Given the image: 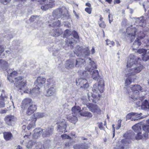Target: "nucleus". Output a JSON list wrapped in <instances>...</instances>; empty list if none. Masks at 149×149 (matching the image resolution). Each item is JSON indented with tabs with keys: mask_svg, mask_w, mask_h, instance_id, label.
<instances>
[{
	"mask_svg": "<svg viewBox=\"0 0 149 149\" xmlns=\"http://www.w3.org/2000/svg\"><path fill=\"white\" fill-rule=\"evenodd\" d=\"M65 10V7L62 6L53 11L52 16L51 17L50 20L47 23L49 27L55 28L61 26V21L59 19L61 18V20H64L65 16L64 15Z\"/></svg>",
	"mask_w": 149,
	"mask_h": 149,
	"instance_id": "nucleus-1",
	"label": "nucleus"
},
{
	"mask_svg": "<svg viewBox=\"0 0 149 149\" xmlns=\"http://www.w3.org/2000/svg\"><path fill=\"white\" fill-rule=\"evenodd\" d=\"M23 77H18L14 78L13 79H11V81L13 83L15 82V86L17 87V90L21 92H26V81L23 80Z\"/></svg>",
	"mask_w": 149,
	"mask_h": 149,
	"instance_id": "nucleus-2",
	"label": "nucleus"
},
{
	"mask_svg": "<svg viewBox=\"0 0 149 149\" xmlns=\"http://www.w3.org/2000/svg\"><path fill=\"white\" fill-rule=\"evenodd\" d=\"M87 61L89 63L90 66L86 68L87 70L92 75V77L95 80H97L99 77L98 71L97 70H95L93 69L96 68V65L93 61L91 60L90 58L87 59Z\"/></svg>",
	"mask_w": 149,
	"mask_h": 149,
	"instance_id": "nucleus-3",
	"label": "nucleus"
},
{
	"mask_svg": "<svg viewBox=\"0 0 149 149\" xmlns=\"http://www.w3.org/2000/svg\"><path fill=\"white\" fill-rule=\"evenodd\" d=\"M53 128L51 127H48L47 129L41 130L40 128H36L34 130V133L33 134V137L36 139L42 133H43L42 136L43 137H49L52 134Z\"/></svg>",
	"mask_w": 149,
	"mask_h": 149,
	"instance_id": "nucleus-4",
	"label": "nucleus"
},
{
	"mask_svg": "<svg viewBox=\"0 0 149 149\" xmlns=\"http://www.w3.org/2000/svg\"><path fill=\"white\" fill-rule=\"evenodd\" d=\"M45 114L44 113L38 112L34 113V118L31 119V122L27 127V129L29 130L32 128H34L36 126L35 123L37 118H42L44 117Z\"/></svg>",
	"mask_w": 149,
	"mask_h": 149,
	"instance_id": "nucleus-5",
	"label": "nucleus"
},
{
	"mask_svg": "<svg viewBox=\"0 0 149 149\" xmlns=\"http://www.w3.org/2000/svg\"><path fill=\"white\" fill-rule=\"evenodd\" d=\"M141 59L137 58L136 56L132 54H131L128 58L127 66L130 68L133 65L134 66L137 64H139Z\"/></svg>",
	"mask_w": 149,
	"mask_h": 149,
	"instance_id": "nucleus-6",
	"label": "nucleus"
},
{
	"mask_svg": "<svg viewBox=\"0 0 149 149\" xmlns=\"http://www.w3.org/2000/svg\"><path fill=\"white\" fill-rule=\"evenodd\" d=\"M130 88L133 94V95H131V98L135 101L137 100L139 91L141 90L142 87L139 85L136 84L131 85Z\"/></svg>",
	"mask_w": 149,
	"mask_h": 149,
	"instance_id": "nucleus-7",
	"label": "nucleus"
},
{
	"mask_svg": "<svg viewBox=\"0 0 149 149\" xmlns=\"http://www.w3.org/2000/svg\"><path fill=\"white\" fill-rule=\"evenodd\" d=\"M134 68H132L131 69H129L128 73L127 75L129 76H131L132 75H134L140 72L143 69V65H141L140 63L135 65Z\"/></svg>",
	"mask_w": 149,
	"mask_h": 149,
	"instance_id": "nucleus-8",
	"label": "nucleus"
},
{
	"mask_svg": "<svg viewBox=\"0 0 149 149\" xmlns=\"http://www.w3.org/2000/svg\"><path fill=\"white\" fill-rule=\"evenodd\" d=\"M104 88V83L103 80L101 79L98 84H95L93 86L92 90L93 92L99 94V93L103 92Z\"/></svg>",
	"mask_w": 149,
	"mask_h": 149,
	"instance_id": "nucleus-9",
	"label": "nucleus"
},
{
	"mask_svg": "<svg viewBox=\"0 0 149 149\" xmlns=\"http://www.w3.org/2000/svg\"><path fill=\"white\" fill-rule=\"evenodd\" d=\"M142 113H141L132 112L128 114L127 116L128 118H131V120L136 121L144 118L145 117L141 116Z\"/></svg>",
	"mask_w": 149,
	"mask_h": 149,
	"instance_id": "nucleus-10",
	"label": "nucleus"
},
{
	"mask_svg": "<svg viewBox=\"0 0 149 149\" xmlns=\"http://www.w3.org/2000/svg\"><path fill=\"white\" fill-rule=\"evenodd\" d=\"M76 83L77 86H80L81 88L86 89L89 87V84L85 79H77L76 80Z\"/></svg>",
	"mask_w": 149,
	"mask_h": 149,
	"instance_id": "nucleus-11",
	"label": "nucleus"
},
{
	"mask_svg": "<svg viewBox=\"0 0 149 149\" xmlns=\"http://www.w3.org/2000/svg\"><path fill=\"white\" fill-rule=\"evenodd\" d=\"M76 49H77V50H75L74 51V52L75 54H76L78 56L82 54L81 52L82 51L84 54L86 56H88L90 54V51L88 47L83 49L81 47L77 46Z\"/></svg>",
	"mask_w": 149,
	"mask_h": 149,
	"instance_id": "nucleus-12",
	"label": "nucleus"
},
{
	"mask_svg": "<svg viewBox=\"0 0 149 149\" xmlns=\"http://www.w3.org/2000/svg\"><path fill=\"white\" fill-rule=\"evenodd\" d=\"M136 31V29L135 28L128 27L126 29V32L128 35V37L130 38L131 42L133 41L135 38V33Z\"/></svg>",
	"mask_w": 149,
	"mask_h": 149,
	"instance_id": "nucleus-13",
	"label": "nucleus"
},
{
	"mask_svg": "<svg viewBox=\"0 0 149 149\" xmlns=\"http://www.w3.org/2000/svg\"><path fill=\"white\" fill-rule=\"evenodd\" d=\"M4 120L6 123L8 125L13 126L15 123L16 118L14 116L9 115L5 117Z\"/></svg>",
	"mask_w": 149,
	"mask_h": 149,
	"instance_id": "nucleus-14",
	"label": "nucleus"
},
{
	"mask_svg": "<svg viewBox=\"0 0 149 149\" xmlns=\"http://www.w3.org/2000/svg\"><path fill=\"white\" fill-rule=\"evenodd\" d=\"M87 107L91 112L96 113H100L101 110L96 105L93 104H87Z\"/></svg>",
	"mask_w": 149,
	"mask_h": 149,
	"instance_id": "nucleus-15",
	"label": "nucleus"
},
{
	"mask_svg": "<svg viewBox=\"0 0 149 149\" xmlns=\"http://www.w3.org/2000/svg\"><path fill=\"white\" fill-rule=\"evenodd\" d=\"M7 99V95L6 94L5 91L3 90L0 96V108L5 107V101Z\"/></svg>",
	"mask_w": 149,
	"mask_h": 149,
	"instance_id": "nucleus-16",
	"label": "nucleus"
},
{
	"mask_svg": "<svg viewBox=\"0 0 149 149\" xmlns=\"http://www.w3.org/2000/svg\"><path fill=\"white\" fill-rule=\"evenodd\" d=\"M32 100L29 98H26L24 99L22 101L21 107L22 109H26L31 105H34L32 104Z\"/></svg>",
	"mask_w": 149,
	"mask_h": 149,
	"instance_id": "nucleus-17",
	"label": "nucleus"
},
{
	"mask_svg": "<svg viewBox=\"0 0 149 149\" xmlns=\"http://www.w3.org/2000/svg\"><path fill=\"white\" fill-rule=\"evenodd\" d=\"M7 72L8 74L7 76L8 79L10 82L12 83L11 79H13L14 78H15V76L17 75L18 73L17 71H13L12 69L7 70Z\"/></svg>",
	"mask_w": 149,
	"mask_h": 149,
	"instance_id": "nucleus-18",
	"label": "nucleus"
},
{
	"mask_svg": "<svg viewBox=\"0 0 149 149\" xmlns=\"http://www.w3.org/2000/svg\"><path fill=\"white\" fill-rule=\"evenodd\" d=\"M45 82L46 79L45 78L41 76H39L37 78L35 83L36 85L41 87L44 86Z\"/></svg>",
	"mask_w": 149,
	"mask_h": 149,
	"instance_id": "nucleus-19",
	"label": "nucleus"
},
{
	"mask_svg": "<svg viewBox=\"0 0 149 149\" xmlns=\"http://www.w3.org/2000/svg\"><path fill=\"white\" fill-rule=\"evenodd\" d=\"M88 95L89 100L95 103H96L100 99V94H97V95L92 94L91 96H90L88 94Z\"/></svg>",
	"mask_w": 149,
	"mask_h": 149,
	"instance_id": "nucleus-20",
	"label": "nucleus"
},
{
	"mask_svg": "<svg viewBox=\"0 0 149 149\" xmlns=\"http://www.w3.org/2000/svg\"><path fill=\"white\" fill-rule=\"evenodd\" d=\"M63 33V31L61 29L58 28L55 29H54L51 31L50 34L51 35L54 37H58Z\"/></svg>",
	"mask_w": 149,
	"mask_h": 149,
	"instance_id": "nucleus-21",
	"label": "nucleus"
},
{
	"mask_svg": "<svg viewBox=\"0 0 149 149\" xmlns=\"http://www.w3.org/2000/svg\"><path fill=\"white\" fill-rule=\"evenodd\" d=\"M124 137L128 140L133 139L135 137V134L131 130H130L125 133L123 136Z\"/></svg>",
	"mask_w": 149,
	"mask_h": 149,
	"instance_id": "nucleus-22",
	"label": "nucleus"
},
{
	"mask_svg": "<svg viewBox=\"0 0 149 149\" xmlns=\"http://www.w3.org/2000/svg\"><path fill=\"white\" fill-rule=\"evenodd\" d=\"M48 50L49 52H52L53 56H56L58 54L59 49L56 46H53L49 47Z\"/></svg>",
	"mask_w": 149,
	"mask_h": 149,
	"instance_id": "nucleus-23",
	"label": "nucleus"
},
{
	"mask_svg": "<svg viewBox=\"0 0 149 149\" xmlns=\"http://www.w3.org/2000/svg\"><path fill=\"white\" fill-rule=\"evenodd\" d=\"M27 108L26 113L29 115H31L37 109L36 106L35 105H30Z\"/></svg>",
	"mask_w": 149,
	"mask_h": 149,
	"instance_id": "nucleus-24",
	"label": "nucleus"
},
{
	"mask_svg": "<svg viewBox=\"0 0 149 149\" xmlns=\"http://www.w3.org/2000/svg\"><path fill=\"white\" fill-rule=\"evenodd\" d=\"M75 42L74 40L71 38H70L68 39L67 40L66 45H67L69 49H72L73 48Z\"/></svg>",
	"mask_w": 149,
	"mask_h": 149,
	"instance_id": "nucleus-25",
	"label": "nucleus"
},
{
	"mask_svg": "<svg viewBox=\"0 0 149 149\" xmlns=\"http://www.w3.org/2000/svg\"><path fill=\"white\" fill-rule=\"evenodd\" d=\"M71 34L72 35V36L74 37L76 39H78L79 38V36H78L77 33L75 31H72L68 29L66 30V36H70Z\"/></svg>",
	"mask_w": 149,
	"mask_h": 149,
	"instance_id": "nucleus-26",
	"label": "nucleus"
},
{
	"mask_svg": "<svg viewBox=\"0 0 149 149\" xmlns=\"http://www.w3.org/2000/svg\"><path fill=\"white\" fill-rule=\"evenodd\" d=\"M75 116L70 114L67 116V118L70 122L75 124L77 120V118Z\"/></svg>",
	"mask_w": 149,
	"mask_h": 149,
	"instance_id": "nucleus-27",
	"label": "nucleus"
},
{
	"mask_svg": "<svg viewBox=\"0 0 149 149\" xmlns=\"http://www.w3.org/2000/svg\"><path fill=\"white\" fill-rule=\"evenodd\" d=\"M55 92L56 89L54 87H50L47 90L46 95L47 97L53 95L55 94Z\"/></svg>",
	"mask_w": 149,
	"mask_h": 149,
	"instance_id": "nucleus-28",
	"label": "nucleus"
},
{
	"mask_svg": "<svg viewBox=\"0 0 149 149\" xmlns=\"http://www.w3.org/2000/svg\"><path fill=\"white\" fill-rule=\"evenodd\" d=\"M141 43L140 40L138 38H136L134 41L132 46L133 49L136 50L139 48L141 45Z\"/></svg>",
	"mask_w": 149,
	"mask_h": 149,
	"instance_id": "nucleus-29",
	"label": "nucleus"
},
{
	"mask_svg": "<svg viewBox=\"0 0 149 149\" xmlns=\"http://www.w3.org/2000/svg\"><path fill=\"white\" fill-rule=\"evenodd\" d=\"M136 22L138 25L140 26L143 27L145 25V22L143 17H141L137 18L136 20Z\"/></svg>",
	"mask_w": 149,
	"mask_h": 149,
	"instance_id": "nucleus-30",
	"label": "nucleus"
},
{
	"mask_svg": "<svg viewBox=\"0 0 149 149\" xmlns=\"http://www.w3.org/2000/svg\"><path fill=\"white\" fill-rule=\"evenodd\" d=\"M3 137L6 141L10 140L13 137V136L10 132H6L3 133Z\"/></svg>",
	"mask_w": 149,
	"mask_h": 149,
	"instance_id": "nucleus-31",
	"label": "nucleus"
},
{
	"mask_svg": "<svg viewBox=\"0 0 149 149\" xmlns=\"http://www.w3.org/2000/svg\"><path fill=\"white\" fill-rule=\"evenodd\" d=\"M66 18L68 21L67 22L66 21V26H67V27L70 28L71 26L72 20L70 17V15L68 11H67V13H66Z\"/></svg>",
	"mask_w": 149,
	"mask_h": 149,
	"instance_id": "nucleus-32",
	"label": "nucleus"
},
{
	"mask_svg": "<svg viewBox=\"0 0 149 149\" xmlns=\"http://www.w3.org/2000/svg\"><path fill=\"white\" fill-rule=\"evenodd\" d=\"M75 61L74 60H70L67 61L66 63V68L68 69L73 68L74 65Z\"/></svg>",
	"mask_w": 149,
	"mask_h": 149,
	"instance_id": "nucleus-33",
	"label": "nucleus"
},
{
	"mask_svg": "<svg viewBox=\"0 0 149 149\" xmlns=\"http://www.w3.org/2000/svg\"><path fill=\"white\" fill-rule=\"evenodd\" d=\"M80 107L79 106L73 107L72 109V114H74V115H76L78 113H80V112L81 111L80 110Z\"/></svg>",
	"mask_w": 149,
	"mask_h": 149,
	"instance_id": "nucleus-34",
	"label": "nucleus"
},
{
	"mask_svg": "<svg viewBox=\"0 0 149 149\" xmlns=\"http://www.w3.org/2000/svg\"><path fill=\"white\" fill-rule=\"evenodd\" d=\"M40 87L36 85V86L33 88L31 90L30 93L32 94H39L40 93Z\"/></svg>",
	"mask_w": 149,
	"mask_h": 149,
	"instance_id": "nucleus-35",
	"label": "nucleus"
},
{
	"mask_svg": "<svg viewBox=\"0 0 149 149\" xmlns=\"http://www.w3.org/2000/svg\"><path fill=\"white\" fill-rule=\"evenodd\" d=\"M141 108L142 109L144 110H147L149 108V104L146 100H145L141 103Z\"/></svg>",
	"mask_w": 149,
	"mask_h": 149,
	"instance_id": "nucleus-36",
	"label": "nucleus"
},
{
	"mask_svg": "<svg viewBox=\"0 0 149 149\" xmlns=\"http://www.w3.org/2000/svg\"><path fill=\"white\" fill-rule=\"evenodd\" d=\"M80 114L82 116L91 118L92 115L91 113L88 111H82L80 112Z\"/></svg>",
	"mask_w": 149,
	"mask_h": 149,
	"instance_id": "nucleus-37",
	"label": "nucleus"
},
{
	"mask_svg": "<svg viewBox=\"0 0 149 149\" xmlns=\"http://www.w3.org/2000/svg\"><path fill=\"white\" fill-rule=\"evenodd\" d=\"M75 149H86L87 146L85 144L77 145L74 146Z\"/></svg>",
	"mask_w": 149,
	"mask_h": 149,
	"instance_id": "nucleus-38",
	"label": "nucleus"
},
{
	"mask_svg": "<svg viewBox=\"0 0 149 149\" xmlns=\"http://www.w3.org/2000/svg\"><path fill=\"white\" fill-rule=\"evenodd\" d=\"M132 129L136 133L140 132V131L141 130V127L139 126V123L134 125L132 127Z\"/></svg>",
	"mask_w": 149,
	"mask_h": 149,
	"instance_id": "nucleus-39",
	"label": "nucleus"
},
{
	"mask_svg": "<svg viewBox=\"0 0 149 149\" xmlns=\"http://www.w3.org/2000/svg\"><path fill=\"white\" fill-rule=\"evenodd\" d=\"M49 146H46V144H45L43 146L42 144L41 143H38L37 146L36 147V149H43L45 148V149H48L49 148Z\"/></svg>",
	"mask_w": 149,
	"mask_h": 149,
	"instance_id": "nucleus-40",
	"label": "nucleus"
},
{
	"mask_svg": "<svg viewBox=\"0 0 149 149\" xmlns=\"http://www.w3.org/2000/svg\"><path fill=\"white\" fill-rule=\"evenodd\" d=\"M127 76L128 77L126 79L125 83V86L130 84L132 82L134 81V79H132V77L129 76L128 75Z\"/></svg>",
	"mask_w": 149,
	"mask_h": 149,
	"instance_id": "nucleus-41",
	"label": "nucleus"
},
{
	"mask_svg": "<svg viewBox=\"0 0 149 149\" xmlns=\"http://www.w3.org/2000/svg\"><path fill=\"white\" fill-rule=\"evenodd\" d=\"M54 83V81L53 78H49L47 80L46 85L49 87V86H52Z\"/></svg>",
	"mask_w": 149,
	"mask_h": 149,
	"instance_id": "nucleus-42",
	"label": "nucleus"
},
{
	"mask_svg": "<svg viewBox=\"0 0 149 149\" xmlns=\"http://www.w3.org/2000/svg\"><path fill=\"white\" fill-rule=\"evenodd\" d=\"M49 8H52V5L49 4L47 3H45L44 5L42 6L41 7V9L42 10L45 11L48 9Z\"/></svg>",
	"mask_w": 149,
	"mask_h": 149,
	"instance_id": "nucleus-43",
	"label": "nucleus"
},
{
	"mask_svg": "<svg viewBox=\"0 0 149 149\" xmlns=\"http://www.w3.org/2000/svg\"><path fill=\"white\" fill-rule=\"evenodd\" d=\"M84 61L83 59L81 58H78L76 60V66L79 67L83 63Z\"/></svg>",
	"mask_w": 149,
	"mask_h": 149,
	"instance_id": "nucleus-44",
	"label": "nucleus"
},
{
	"mask_svg": "<svg viewBox=\"0 0 149 149\" xmlns=\"http://www.w3.org/2000/svg\"><path fill=\"white\" fill-rule=\"evenodd\" d=\"M35 144V143L32 141H29L26 144V146L28 148H31L32 146Z\"/></svg>",
	"mask_w": 149,
	"mask_h": 149,
	"instance_id": "nucleus-45",
	"label": "nucleus"
},
{
	"mask_svg": "<svg viewBox=\"0 0 149 149\" xmlns=\"http://www.w3.org/2000/svg\"><path fill=\"white\" fill-rule=\"evenodd\" d=\"M57 131L58 132H63L64 131V133L65 132V127L62 126V125H59L58 127Z\"/></svg>",
	"mask_w": 149,
	"mask_h": 149,
	"instance_id": "nucleus-46",
	"label": "nucleus"
},
{
	"mask_svg": "<svg viewBox=\"0 0 149 149\" xmlns=\"http://www.w3.org/2000/svg\"><path fill=\"white\" fill-rule=\"evenodd\" d=\"M147 52V50L143 48L140 49L138 50L137 52L141 54H142V55H146Z\"/></svg>",
	"mask_w": 149,
	"mask_h": 149,
	"instance_id": "nucleus-47",
	"label": "nucleus"
},
{
	"mask_svg": "<svg viewBox=\"0 0 149 149\" xmlns=\"http://www.w3.org/2000/svg\"><path fill=\"white\" fill-rule=\"evenodd\" d=\"M143 129L146 132L149 133V125H146L143 126Z\"/></svg>",
	"mask_w": 149,
	"mask_h": 149,
	"instance_id": "nucleus-48",
	"label": "nucleus"
},
{
	"mask_svg": "<svg viewBox=\"0 0 149 149\" xmlns=\"http://www.w3.org/2000/svg\"><path fill=\"white\" fill-rule=\"evenodd\" d=\"M107 44V45H109L110 47L111 46H113L114 44V42L113 41H111L107 39L106 40Z\"/></svg>",
	"mask_w": 149,
	"mask_h": 149,
	"instance_id": "nucleus-49",
	"label": "nucleus"
},
{
	"mask_svg": "<svg viewBox=\"0 0 149 149\" xmlns=\"http://www.w3.org/2000/svg\"><path fill=\"white\" fill-rule=\"evenodd\" d=\"M141 132H138L136 136H135L136 139L137 140H139L142 138L143 136L141 135Z\"/></svg>",
	"mask_w": 149,
	"mask_h": 149,
	"instance_id": "nucleus-50",
	"label": "nucleus"
},
{
	"mask_svg": "<svg viewBox=\"0 0 149 149\" xmlns=\"http://www.w3.org/2000/svg\"><path fill=\"white\" fill-rule=\"evenodd\" d=\"M38 18V17L36 16H32L30 18L29 20L31 22H33L36 20Z\"/></svg>",
	"mask_w": 149,
	"mask_h": 149,
	"instance_id": "nucleus-51",
	"label": "nucleus"
},
{
	"mask_svg": "<svg viewBox=\"0 0 149 149\" xmlns=\"http://www.w3.org/2000/svg\"><path fill=\"white\" fill-rule=\"evenodd\" d=\"M122 143L126 144L129 143V140L124 138V139H122L120 142Z\"/></svg>",
	"mask_w": 149,
	"mask_h": 149,
	"instance_id": "nucleus-52",
	"label": "nucleus"
},
{
	"mask_svg": "<svg viewBox=\"0 0 149 149\" xmlns=\"http://www.w3.org/2000/svg\"><path fill=\"white\" fill-rule=\"evenodd\" d=\"M11 0H0V2L4 5H6L9 3Z\"/></svg>",
	"mask_w": 149,
	"mask_h": 149,
	"instance_id": "nucleus-53",
	"label": "nucleus"
},
{
	"mask_svg": "<svg viewBox=\"0 0 149 149\" xmlns=\"http://www.w3.org/2000/svg\"><path fill=\"white\" fill-rule=\"evenodd\" d=\"M122 120H119L118 121L117 127L116 128V130H118L121 127Z\"/></svg>",
	"mask_w": 149,
	"mask_h": 149,
	"instance_id": "nucleus-54",
	"label": "nucleus"
},
{
	"mask_svg": "<svg viewBox=\"0 0 149 149\" xmlns=\"http://www.w3.org/2000/svg\"><path fill=\"white\" fill-rule=\"evenodd\" d=\"M4 45L0 46V56L1 55V54L4 50Z\"/></svg>",
	"mask_w": 149,
	"mask_h": 149,
	"instance_id": "nucleus-55",
	"label": "nucleus"
},
{
	"mask_svg": "<svg viewBox=\"0 0 149 149\" xmlns=\"http://www.w3.org/2000/svg\"><path fill=\"white\" fill-rule=\"evenodd\" d=\"M85 11L89 14H91V8L88 7H86L85 9Z\"/></svg>",
	"mask_w": 149,
	"mask_h": 149,
	"instance_id": "nucleus-56",
	"label": "nucleus"
},
{
	"mask_svg": "<svg viewBox=\"0 0 149 149\" xmlns=\"http://www.w3.org/2000/svg\"><path fill=\"white\" fill-rule=\"evenodd\" d=\"M1 63L4 65L5 66H7L8 65V64L6 61L3 60H0V63Z\"/></svg>",
	"mask_w": 149,
	"mask_h": 149,
	"instance_id": "nucleus-57",
	"label": "nucleus"
},
{
	"mask_svg": "<svg viewBox=\"0 0 149 149\" xmlns=\"http://www.w3.org/2000/svg\"><path fill=\"white\" fill-rule=\"evenodd\" d=\"M38 2H39L41 4H45V3H47V0H39Z\"/></svg>",
	"mask_w": 149,
	"mask_h": 149,
	"instance_id": "nucleus-58",
	"label": "nucleus"
},
{
	"mask_svg": "<svg viewBox=\"0 0 149 149\" xmlns=\"http://www.w3.org/2000/svg\"><path fill=\"white\" fill-rule=\"evenodd\" d=\"M99 25L100 27L102 28H104L106 26V25L104 22H102L101 23H99Z\"/></svg>",
	"mask_w": 149,
	"mask_h": 149,
	"instance_id": "nucleus-59",
	"label": "nucleus"
},
{
	"mask_svg": "<svg viewBox=\"0 0 149 149\" xmlns=\"http://www.w3.org/2000/svg\"><path fill=\"white\" fill-rule=\"evenodd\" d=\"M54 1L53 0H50L49 1L47 2L48 3H49V4L52 5V8L53 7V5H54Z\"/></svg>",
	"mask_w": 149,
	"mask_h": 149,
	"instance_id": "nucleus-60",
	"label": "nucleus"
},
{
	"mask_svg": "<svg viewBox=\"0 0 149 149\" xmlns=\"http://www.w3.org/2000/svg\"><path fill=\"white\" fill-rule=\"evenodd\" d=\"M127 20L125 19H123L122 22V25L125 26L126 25H127Z\"/></svg>",
	"mask_w": 149,
	"mask_h": 149,
	"instance_id": "nucleus-61",
	"label": "nucleus"
},
{
	"mask_svg": "<svg viewBox=\"0 0 149 149\" xmlns=\"http://www.w3.org/2000/svg\"><path fill=\"white\" fill-rule=\"evenodd\" d=\"M10 56H12L13 58H15L17 56V54H14L13 52L10 53Z\"/></svg>",
	"mask_w": 149,
	"mask_h": 149,
	"instance_id": "nucleus-62",
	"label": "nucleus"
},
{
	"mask_svg": "<svg viewBox=\"0 0 149 149\" xmlns=\"http://www.w3.org/2000/svg\"><path fill=\"white\" fill-rule=\"evenodd\" d=\"M98 127L100 129H102L103 128V126H102V123H99L98 124Z\"/></svg>",
	"mask_w": 149,
	"mask_h": 149,
	"instance_id": "nucleus-63",
	"label": "nucleus"
},
{
	"mask_svg": "<svg viewBox=\"0 0 149 149\" xmlns=\"http://www.w3.org/2000/svg\"><path fill=\"white\" fill-rule=\"evenodd\" d=\"M7 38V39L8 40H9L11 38H13V36L11 34H9L8 35V36L6 37Z\"/></svg>",
	"mask_w": 149,
	"mask_h": 149,
	"instance_id": "nucleus-64",
	"label": "nucleus"
}]
</instances>
